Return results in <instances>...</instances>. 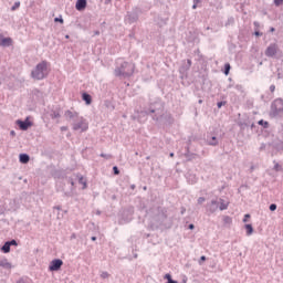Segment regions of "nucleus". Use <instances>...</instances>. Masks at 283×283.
Returning a JSON list of instances; mask_svg holds the SVG:
<instances>
[{"mask_svg": "<svg viewBox=\"0 0 283 283\" xmlns=\"http://www.w3.org/2000/svg\"><path fill=\"white\" fill-rule=\"evenodd\" d=\"M0 45L2 48H10V45H12V38H3L1 41H0Z\"/></svg>", "mask_w": 283, "mask_h": 283, "instance_id": "obj_19", "label": "nucleus"}, {"mask_svg": "<svg viewBox=\"0 0 283 283\" xmlns=\"http://www.w3.org/2000/svg\"><path fill=\"white\" fill-rule=\"evenodd\" d=\"M125 21L126 23H136L138 21V12L136 10L128 11Z\"/></svg>", "mask_w": 283, "mask_h": 283, "instance_id": "obj_10", "label": "nucleus"}, {"mask_svg": "<svg viewBox=\"0 0 283 283\" xmlns=\"http://www.w3.org/2000/svg\"><path fill=\"white\" fill-rule=\"evenodd\" d=\"M207 145H210V147H218L219 140L218 137L213 135H208L207 136Z\"/></svg>", "mask_w": 283, "mask_h": 283, "instance_id": "obj_14", "label": "nucleus"}, {"mask_svg": "<svg viewBox=\"0 0 283 283\" xmlns=\"http://www.w3.org/2000/svg\"><path fill=\"white\" fill-rule=\"evenodd\" d=\"M255 28H260V22H254Z\"/></svg>", "mask_w": 283, "mask_h": 283, "instance_id": "obj_55", "label": "nucleus"}, {"mask_svg": "<svg viewBox=\"0 0 283 283\" xmlns=\"http://www.w3.org/2000/svg\"><path fill=\"white\" fill-rule=\"evenodd\" d=\"M9 243L10 247H19V243L17 242V240H10V241H7Z\"/></svg>", "mask_w": 283, "mask_h": 283, "instance_id": "obj_32", "label": "nucleus"}, {"mask_svg": "<svg viewBox=\"0 0 283 283\" xmlns=\"http://www.w3.org/2000/svg\"><path fill=\"white\" fill-rule=\"evenodd\" d=\"M101 277L103 280H107V277H109V273L108 272H102Z\"/></svg>", "mask_w": 283, "mask_h": 283, "instance_id": "obj_34", "label": "nucleus"}, {"mask_svg": "<svg viewBox=\"0 0 283 283\" xmlns=\"http://www.w3.org/2000/svg\"><path fill=\"white\" fill-rule=\"evenodd\" d=\"M260 149H261V150L264 149V145H262V146L260 147Z\"/></svg>", "mask_w": 283, "mask_h": 283, "instance_id": "obj_63", "label": "nucleus"}, {"mask_svg": "<svg viewBox=\"0 0 283 283\" xmlns=\"http://www.w3.org/2000/svg\"><path fill=\"white\" fill-rule=\"evenodd\" d=\"M188 229H190V230L192 231V229H196V226H193V223H190V224L188 226Z\"/></svg>", "mask_w": 283, "mask_h": 283, "instance_id": "obj_49", "label": "nucleus"}, {"mask_svg": "<svg viewBox=\"0 0 283 283\" xmlns=\"http://www.w3.org/2000/svg\"><path fill=\"white\" fill-rule=\"evenodd\" d=\"M87 129H90V124L87 123V119L80 116L73 122L74 132L83 133V132H87Z\"/></svg>", "mask_w": 283, "mask_h": 283, "instance_id": "obj_5", "label": "nucleus"}, {"mask_svg": "<svg viewBox=\"0 0 283 283\" xmlns=\"http://www.w3.org/2000/svg\"><path fill=\"white\" fill-rule=\"evenodd\" d=\"M229 72H231V64L227 63L224 64L223 73L226 74V76H229Z\"/></svg>", "mask_w": 283, "mask_h": 283, "instance_id": "obj_28", "label": "nucleus"}, {"mask_svg": "<svg viewBox=\"0 0 283 283\" xmlns=\"http://www.w3.org/2000/svg\"><path fill=\"white\" fill-rule=\"evenodd\" d=\"M10 134H11V136H14L15 133H14V130H11Z\"/></svg>", "mask_w": 283, "mask_h": 283, "instance_id": "obj_60", "label": "nucleus"}, {"mask_svg": "<svg viewBox=\"0 0 283 283\" xmlns=\"http://www.w3.org/2000/svg\"><path fill=\"white\" fill-rule=\"evenodd\" d=\"M99 156H101V158H105L106 160H111V158H112V155L104 154V153H102Z\"/></svg>", "mask_w": 283, "mask_h": 283, "instance_id": "obj_33", "label": "nucleus"}, {"mask_svg": "<svg viewBox=\"0 0 283 283\" xmlns=\"http://www.w3.org/2000/svg\"><path fill=\"white\" fill-rule=\"evenodd\" d=\"M227 105L226 101H221L217 103L218 108L220 109L222 106Z\"/></svg>", "mask_w": 283, "mask_h": 283, "instance_id": "obj_36", "label": "nucleus"}, {"mask_svg": "<svg viewBox=\"0 0 283 283\" xmlns=\"http://www.w3.org/2000/svg\"><path fill=\"white\" fill-rule=\"evenodd\" d=\"M164 280H167V282H169V280H172L171 274L169 273L165 274Z\"/></svg>", "mask_w": 283, "mask_h": 283, "instance_id": "obj_46", "label": "nucleus"}, {"mask_svg": "<svg viewBox=\"0 0 283 283\" xmlns=\"http://www.w3.org/2000/svg\"><path fill=\"white\" fill-rule=\"evenodd\" d=\"M54 22L55 23H63V17L60 15L59 18H55Z\"/></svg>", "mask_w": 283, "mask_h": 283, "instance_id": "obj_43", "label": "nucleus"}, {"mask_svg": "<svg viewBox=\"0 0 283 283\" xmlns=\"http://www.w3.org/2000/svg\"><path fill=\"white\" fill-rule=\"evenodd\" d=\"M148 116H153V120L168 123V125L174 123V117H171V114L165 113V102H163V99L159 97L150 99L148 106L137 112V120L139 123H145Z\"/></svg>", "mask_w": 283, "mask_h": 283, "instance_id": "obj_1", "label": "nucleus"}, {"mask_svg": "<svg viewBox=\"0 0 283 283\" xmlns=\"http://www.w3.org/2000/svg\"><path fill=\"white\" fill-rule=\"evenodd\" d=\"M92 242H96V237L91 238Z\"/></svg>", "mask_w": 283, "mask_h": 283, "instance_id": "obj_57", "label": "nucleus"}, {"mask_svg": "<svg viewBox=\"0 0 283 283\" xmlns=\"http://www.w3.org/2000/svg\"><path fill=\"white\" fill-rule=\"evenodd\" d=\"M190 178H192L191 185H193L196 182V176H190Z\"/></svg>", "mask_w": 283, "mask_h": 283, "instance_id": "obj_52", "label": "nucleus"}, {"mask_svg": "<svg viewBox=\"0 0 283 283\" xmlns=\"http://www.w3.org/2000/svg\"><path fill=\"white\" fill-rule=\"evenodd\" d=\"M191 60L188 59L187 62L179 67L180 74H187L189 70H191Z\"/></svg>", "mask_w": 283, "mask_h": 283, "instance_id": "obj_13", "label": "nucleus"}, {"mask_svg": "<svg viewBox=\"0 0 283 283\" xmlns=\"http://www.w3.org/2000/svg\"><path fill=\"white\" fill-rule=\"evenodd\" d=\"M51 118H61V114L56 111H54L53 113H51Z\"/></svg>", "mask_w": 283, "mask_h": 283, "instance_id": "obj_30", "label": "nucleus"}, {"mask_svg": "<svg viewBox=\"0 0 283 283\" xmlns=\"http://www.w3.org/2000/svg\"><path fill=\"white\" fill-rule=\"evenodd\" d=\"M229 209V202H227L224 199H219V210L220 211H227Z\"/></svg>", "mask_w": 283, "mask_h": 283, "instance_id": "obj_18", "label": "nucleus"}, {"mask_svg": "<svg viewBox=\"0 0 283 283\" xmlns=\"http://www.w3.org/2000/svg\"><path fill=\"white\" fill-rule=\"evenodd\" d=\"M80 185H83L82 189H87V180L83 175H76Z\"/></svg>", "mask_w": 283, "mask_h": 283, "instance_id": "obj_21", "label": "nucleus"}, {"mask_svg": "<svg viewBox=\"0 0 283 283\" xmlns=\"http://www.w3.org/2000/svg\"><path fill=\"white\" fill-rule=\"evenodd\" d=\"M270 92L273 94L275 92V84L270 85Z\"/></svg>", "mask_w": 283, "mask_h": 283, "instance_id": "obj_47", "label": "nucleus"}, {"mask_svg": "<svg viewBox=\"0 0 283 283\" xmlns=\"http://www.w3.org/2000/svg\"><path fill=\"white\" fill-rule=\"evenodd\" d=\"M167 283H178V281L171 279V280L167 281Z\"/></svg>", "mask_w": 283, "mask_h": 283, "instance_id": "obj_51", "label": "nucleus"}, {"mask_svg": "<svg viewBox=\"0 0 283 283\" xmlns=\"http://www.w3.org/2000/svg\"><path fill=\"white\" fill-rule=\"evenodd\" d=\"M85 8H87V0H77L75 3V9L78 12H83V10H85Z\"/></svg>", "mask_w": 283, "mask_h": 283, "instance_id": "obj_15", "label": "nucleus"}, {"mask_svg": "<svg viewBox=\"0 0 283 283\" xmlns=\"http://www.w3.org/2000/svg\"><path fill=\"white\" fill-rule=\"evenodd\" d=\"M134 258H135V260H136V258H138V254H137V253H135V254H134Z\"/></svg>", "mask_w": 283, "mask_h": 283, "instance_id": "obj_62", "label": "nucleus"}, {"mask_svg": "<svg viewBox=\"0 0 283 283\" xmlns=\"http://www.w3.org/2000/svg\"><path fill=\"white\" fill-rule=\"evenodd\" d=\"M247 235H253V226L251 223L245 224Z\"/></svg>", "mask_w": 283, "mask_h": 283, "instance_id": "obj_25", "label": "nucleus"}, {"mask_svg": "<svg viewBox=\"0 0 283 283\" xmlns=\"http://www.w3.org/2000/svg\"><path fill=\"white\" fill-rule=\"evenodd\" d=\"M65 116H66V118H69L70 120H73V123L80 117V116H78V113L72 112V111H66V112H65Z\"/></svg>", "mask_w": 283, "mask_h": 283, "instance_id": "obj_16", "label": "nucleus"}, {"mask_svg": "<svg viewBox=\"0 0 283 283\" xmlns=\"http://www.w3.org/2000/svg\"><path fill=\"white\" fill-rule=\"evenodd\" d=\"M0 266L2 269H12V263L8 262V259H3L0 261Z\"/></svg>", "mask_w": 283, "mask_h": 283, "instance_id": "obj_23", "label": "nucleus"}, {"mask_svg": "<svg viewBox=\"0 0 283 283\" xmlns=\"http://www.w3.org/2000/svg\"><path fill=\"white\" fill-rule=\"evenodd\" d=\"M169 156H170V158H174V153H170Z\"/></svg>", "mask_w": 283, "mask_h": 283, "instance_id": "obj_61", "label": "nucleus"}, {"mask_svg": "<svg viewBox=\"0 0 283 283\" xmlns=\"http://www.w3.org/2000/svg\"><path fill=\"white\" fill-rule=\"evenodd\" d=\"M202 262H207V256L202 255L199 259V264L202 265Z\"/></svg>", "mask_w": 283, "mask_h": 283, "instance_id": "obj_44", "label": "nucleus"}, {"mask_svg": "<svg viewBox=\"0 0 283 283\" xmlns=\"http://www.w3.org/2000/svg\"><path fill=\"white\" fill-rule=\"evenodd\" d=\"M66 180H67L69 185H71L72 187H74V178L67 177Z\"/></svg>", "mask_w": 283, "mask_h": 283, "instance_id": "obj_35", "label": "nucleus"}, {"mask_svg": "<svg viewBox=\"0 0 283 283\" xmlns=\"http://www.w3.org/2000/svg\"><path fill=\"white\" fill-rule=\"evenodd\" d=\"M117 64L118 65L115 69V76H123L124 78H129V76L134 75V70L136 67L134 63L119 60Z\"/></svg>", "mask_w": 283, "mask_h": 283, "instance_id": "obj_2", "label": "nucleus"}, {"mask_svg": "<svg viewBox=\"0 0 283 283\" xmlns=\"http://www.w3.org/2000/svg\"><path fill=\"white\" fill-rule=\"evenodd\" d=\"M64 196H66L67 198L72 197V192H64Z\"/></svg>", "mask_w": 283, "mask_h": 283, "instance_id": "obj_53", "label": "nucleus"}, {"mask_svg": "<svg viewBox=\"0 0 283 283\" xmlns=\"http://www.w3.org/2000/svg\"><path fill=\"white\" fill-rule=\"evenodd\" d=\"M17 125L22 132H28L32 127V122L27 117L25 120L18 119Z\"/></svg>", "mask_w": 283, "mask_h": 283, "instance_id": "obj_9", "label": "nucleus"}, {"mask_svg": "<svg viewBox=\"0 0 283 283\" xmlns=\"http://www.w3.org/2000/svg\"><path fill=\"white\" fill-rule=\"evenodd\" d=\"M134 216V208H128L122 212V222H132V217Z\"/></svg>", "mask_w": 283, "mask_h": 283, "instance_id": "obj_8", "label": "nucleus"}, {"mask_svg": "<svg viewBox=\"0 0 283 283\" xmlns=\"http://www.w3.org/2000/svg\"><path fill=\"white\" fill-rule=\"evenodd\" d=\"M271 116L283 118V99L276 98L271 104Z\"/></svg>", "mask_w": 283, "mask_h": 283, "instance_id": "obj_4", "label": "nucleus"}, {"mask_svg": "<svg viewBox=\"0 0 283 283\" xmlns=\"http://www.w3.org/2000/svg\"><path fill=\"white\" fill-rule=\"evenodd\" d=\"M61 266H63V260L54 259L49 265V271H61Z\"/></svg>", "mask_w": 283, "mask_h": 283, "instance_id": "obj_11", "label": "nucleus"}, {"mask_svg": "<svg viewBox=\"0 0 283 283\" xmlns=\"http://www.w3.org/2000/svg\"><path fill=\"white\" fill-rule=\"evenodd\" d=\"M274 6L276 7L283 6V0H274Z\"/></svg>", "mask_w": 283, "mask_h": 283, "instance_id": "obj_42", "label": "nucleus"}, {"mask_svg": "<svg viewBox=\"0 0 283 283\" xmlns=\"http://www.w3.org/2000/svg\"><path fill=\"white\" fill-rule=\"evenodd\" d=\"M248 218H251V214H245V216H244V219H243V222H247V219H248Z\"/></svg>", "mask_w": 283, "mask_h": 283, "instance_id": "obj_50", "label": "nucleus"}, {"mask_svg": "<svg viewBox=\"0 0 283 283\" xmlns=\"http://www.w3.org/2000/svg\"><path fill=\"white\" fill-rule=\"evenodd\" d=\"M199 3H200V0H193L192 10H196Z\"/></svg>", "mask_w": 283, "mask_h": 283, "instance_id": "obj_40", "label": "nucleus"}, {"mask_svg": "<svg viewBox=\"0 0 283 283\" xmlns=\"http://www.w3.org/2000/svg\"><path fill=\"white\" fill-rule=\"evenodd\" d=\"M185 156L188 158V160H191L193 158V154H190L189 151L185 154Z\"/></svg>", "mask_w": 283, "mask_h": 283, "instance_id": "obj_41", "label": "nucleus"}, {"mask_svg": "<svg viewBox=\"0 0 283 283\" xmlns=\"http://www.w3.org/2000/svg\"><path fill=\"white\" fill-rule=\"evenodd\" d=\"M113 172H114L115 176H118V174H120V170L116 166H114L113 167Z\"/></svg>", "mask_w": 283, "mask_h": 283, "instance_id": "obj_38", "label": "nucleus"}, {"mask_svg": "<svg viewBox=\"0 0 283 283\" xmlns=\"http://www.w3.org/2000/svg\"><path fill=\"white\" fill-rule=\"evenodd\" d=\"M232 222H233V219H232L231 217H229V216H224V217H223V224L229 226V224H231Z\"/></svg>", "mask_w": 283, "mask_h": 283, "instance_id": "obj_26", "label": "nucleus"}, {"mask_svg": "<svg viewBox=\"0 0 283 283\" xmlns=\"http://www.w3.org/2000/svg\"><path fill=\"white\" fill-rule=\"evenodd\" d=\"M270 32H275V28H271V29H270Z\"/></svg>", "mask_w": 283, "mask_h": 283, "instance_id": "obj_59", "label": "nucleus"}, {"mask_svg": "<svg viewBox=\"0 0 283 283\" xmlns=\"http://www.w3.org/2000/svg\"><path fill=\"white\" fill-rule=\"evenodd\" d=\"M254 35H255V36H262V32L255 31V32H254Z\"/></svg>", "mask_w": 283, "mask_h": 283, "instance_id": "obj_48", "label": "nucleus"}, {"mask_svg": "<svg viewBox=\"0 0 283 283\" xmlns=\"http://www.w3.org/2000/svg\"><path fill=\"white\" fill-rule=\"evenodd\" d=\"M277 210V205L272 203L270 205V211H276Z\"/></svg>", "mask_w": 283, "mask_h": 283, "instance_id": "obj_37", "label": "nucleus"}, {"mask_svg": "<svg viewBox=\"0 0 283 283\" xmlns=\"http://www.w3.org/2000/svg\"><path fill=\"white\" fill-rule=\"evenodd\" d=\"M19 8H21V2L17 1L14 2V4L11 7L12 12H14V10H19Z\"/></svg>", "mask_w": 283, "mask_h": 283, "instance_id": "obj_29", "label": "nucleus"}, {"mask_svg": "<svg viewBox=\"0 0 283 283\" xmlns=\"http://www.w3.org/2000/svg\"><path fill=\"white\" fill-rule=\"evenodd\" d=\"M274 171H283V167H282V165H280V164H275L274 165Z\"/></svg>", "mask_w": 283, "mask_h": 283, "instance_id": "obj_31", "label": "nucleus"}, {"mask_svg": "<svg viewBox=\"0 0 283 283\" xmlns=\"http://www.w3.org/2000/svg\"><path fill=\"white\" fill-rule=\"evenodd\" d=\"M10 243L8 241L4 242V244L1 247L2 253H10Z\"/></svg>", "mask_w": 283, "mask_h": 283, "instance_id": "obj_24", "label": "nucleus"}, {"mask_svg": "<svg viewBox=\"0 0 283 283\" xmlns=\"http://www.w3.org/2000/svg\"><path fill=\"white\" fill-rule=\"evenodd\" d=\"M220 207V201L218 199V197L211 199L210 202L206 203L205 208H206V213L208 216H213V213H216V211H218Z\"/></svg>", "mask_w": 283, "mask_h": 283, "instance_id": "obj_6", "label": "nucleus"}, {"mask_svg": "<svg viewBox=\"0 0 283 283\" xmlns=\"http://www.w3.org/2000/svg\"><path fill=\"white\" fill-rule=\"evenodd\" d=\"M109 3H112V0H105L106 6L109 4Z\"/></svg>", "mask_w": 283, "mask_h": 283, "instance_id": "obj_56", "label": "nucleus"}, {"mask_svg": "<svg viewBox=\"0 0 283 283\" xmlns=\"http://www.w3.org/2000/svg\"><path fill=\"white\" fill-rule=\"evenodd\" d=\"M82 101H84L87 105H92V95L88 93H83Z\"/></svg>", "mask_w": 283, "mask_h": 283, "instance_id": "obj_22", "label": "nucleus"}, {"mask_svg": "<svg viewBox=\"0 0 283 283\" xmlns=\"http://www.w3.org/2000/svg\"><path fill=\"white\" fill-rule=\"evenodd\" d=\"M130 189H136V185H130Z\"/></svg>", "mask_w": 283, "mask_h": 283, "instance_id": "obj_58", "label": "nucleus"}, {"mask_svg": "<svg viewBox=\"0 0 283 283\" xmlns=\"http://www.w3.org/2000/svg\"><path fill=\"white\" fill-rule=\"evenodd\" d=\"M74 239H76V234H75V233H73V234L71 235V240H74Z\"/></svg>", "mask_w": 283, "mask_h": 283, "instance_id": "obj_54", "label": "nucleus"}, {"mask_svg": "<svg viewBox=\"0 0 283 283\" xmlns=\"http://www.w3.org/2000/svg\"><path fill=\"white\" fill-rule=\"evenodd\" d=\"M65 39H70V35L66 34V35H65Z\"/></svg>", "mask_w": 283, "mask_h": 283, "instance_id": "obj_64", "label": "nucleus"}, {"mask_svg": "<svg viewBox=\"0 0 283 283\" xmlns=\"http://www.w3.org/2000/svg\"><path fill=\"white\" fill-rule=\"evenodd\" d=\"M104 107H106V109H108V112H114V109H116V105H114V102L106 99L104 102Z\"/></svg>", "mask_w": 283, "mask_h": 283, "instance_id": "obj_20", "label": "nucleus"}, {"mask_svg": "<svg viewBox=\"0 0 283 283\" xmlns=\"http://www.w3.org/2000/svg\"><path fill=\"white\" fill-rule=\"evenodd\" d=\"M264 129H269V122L261 119L258 122Z\"/></svg>", "mask_w": 283, "mask_h": 283, "instance_id": "obj_27", "label": "nucleus"}, {"mask_svg": "<svg viewBox=\"0 0 283 283\" xmlns=\"http://www.w3.org/2000/svg\"><path fill=\"white\" fill-rule=\"evenodd\" d=\"M279 50L280 48L277 46L276 43H271L265 50V56H268L269 59H275Z\"/></svg>", "mask_w": 283, "mask_h": 283, "instance_id": "obj_7", "label": "nucleus"}, {"mask_svg": "<svg viewBox=\"0 0 283 283\" xmlns=\"http://www.w3.org/2000/svg\"><path fill=\"white\" fill-rule=\"evenodd\" d=\"M154 220L157 222V224L161 226L163 222L167 220V213L165 211L158 209L157 214L154 217Z\"/></svg>", "mask_w": 283, "mask_h": 283, "instance_id": "obj_12", "label": "nucleus"}, {"mask_svg": "<svg viewBox=\"0 0 283 283\" xmlns=\"http://www.w3.org/2000/svg\"><path fill=\"white\" fill-rule=\"evenodd\" d=\"M234 90H237L238 92H242V91H243V87H242V85L237 84V85L234 86Z\"/></svg>", "mask_w": 283, "mask_h": 283, "instance_id": "obj_45", "label": "nucleus"}, {"mask_svg": "<svg viewBox=\"0 0 283 283\" xmlns=\"http://www.w3.org/2000/svg\"><path fill=\"white\" fill-rule=\"evenodd\" d=\"M48 74H50L48 71V61H42L32 70L31 77H33L34 81H43V78H48Z\"/></svg>", "mask_w": 283, "mask_h": 283, "instance_id": "obj_3", "label": "nucleus"}, {"mask_svg": "<svg viewBox=\"0 0 283 283\" xmlns=\"http://www.w3.org/2000/svg\"><path fill=\"white\" fill-rule=\"evenodd\" d=\"M206 200H207V198H205V197H199L198 200H197V202H198V205H202V202H205Z\"/></svg>", "mask_w": 283, "mask_h": 283, "instance_id": "obj_39", "label": "nucleus"}, {"mask_svg": "<svg viewBox=\"0 0 283 283\" xmlns=\"http://www.w3.org/2000/svg\"><path fill=\"white\" fill-rule=\"evenodd\" d=\"M19 160L22 165H28L30 163V155L23 153L19 155Z\"/></svg>", "mask_w": 283, "mask_h": 283, "instance_id": "obj_17", "label": "nucleus"}]
</instances>
